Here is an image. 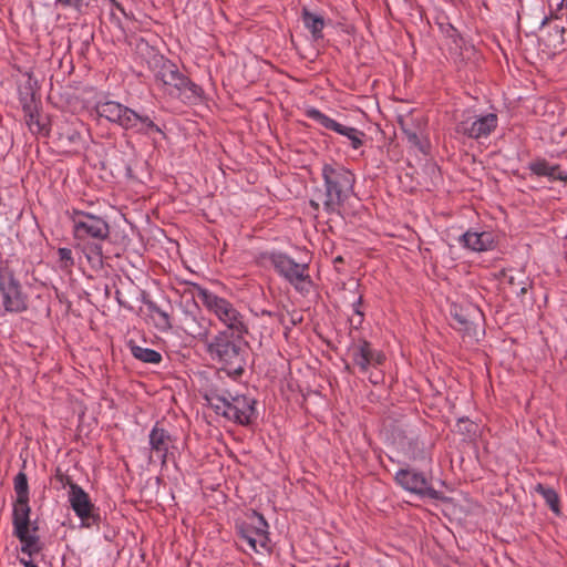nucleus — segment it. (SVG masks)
Returning a JSON list of instances; mask_svg holds the SVG:
<instances>
[{"mask_svg": "<svg viewBox=\"0 0 567 567\" xmlns=\"http://www.w3.org/2000/svg\"><path fill=\"white\" fill-rule=\"evenodd\" d=\"M463 247L473 251H487L495 247L494 235L491 231H466L458 238Z\"/></svg>", "mask_w": 567, "mask_h": 567, "instance_id": "nucleus-22", "label": "nucleus"}, {"mask_svg": "<svg viewBox=\"0 0 567 567\" xmlns=\"http://www.w3.org/2000/svg\"><path fill=\"white\" fill-rule=\"evenodd\" d=\"M13 536L21 543V553L32 557L42 551L44 545L38 535L37 522H31L30 514L12 516Z\"/></svg>", "mask_w": 567, "mask_h": 567, "instance_id": "nucleus-13", "label": "nucleus"}, {"mask_svg": "<svg viewBox=\"0 0 567 567\" xmlns=\"http://www.w3.org/2000/svg\"><path fill=\"white\" fill-rule=\"evenodd\" d=\"M19 563L21 565H23L24 567H39L35 564H33L31 560H28V559H24V558H20Z\"/></svg>", "mask_w": 567, "mask_h": 567, "instance_id": "nucleus-37", "label": "nucleus"}, {"mask_svg": "<svg viewBox=\"0 0 567 567\" xmlns=\"http://www.w3.org/2000/svg\"><path fill=\"white\" fill-rule=\"evenodd\" d=\"M406 140L412 146L419 148L421 152H426L429 143L424 136V127L417 131L409 132V134L406 135Z\"/></svg>", "mask_w": 567, "mask_h": 567, "instance_id": "nucleus-30", "label": "nucleus"}, {"mask_svg": "<svg viewBox=\"0 0 567 567\" xmlns=\"http://www.w3.org/2000/svg\"><path fill=\"white\" fill-rule=\"evenodd\" d=\"M452 317L454 320L461 326L462 329L468 328V320L465 316L461 315L456 308L451 311Z\"/></svg>", "mask_w": 567, "mask_h": 567, "instance_id": "nucleus-34", "label": "nucleus"}, {"mask_svg": "<svg viewBox=\"0 0 567 567\" xmlns=\"http://www.w3.org/2000/svg\"><path fill=\"white\" fill-rule=\"evenodd\" d=\"M498 117L495 113L485 115L463 114L456 123L455 132L472 140L488 137L497 127Z\"/></svg>", "mask_w": 567, "mask_h": 567, "instance_id": "nucleus-14", "label": "nucleus"}, {"mask_svg": "<svg viewBox=\"0 0 567 567\" xmlns=\"http://www.w3.org/2000/svg\"><path fill=\"white\" fill-rule=\"evenodd\" d=\"M65 485L69 486L68 501L75 515L81 519V526L89 528L92 525H97L101 516L89 494L70 477L65 478Z\"/></svg>", "mask_w": 567, "mask_h": 567, "instance_id": "nucleus-12", "label": "nucleus"}, {"mask_svg": "<svg viewBox=\"0 0 567 567\" xmlns=\"http://www.w3.org/2000/svg\"><path fill=\"white\" fill-rule=\"evenodd\" d=\"M58 140L60 141L62 146H71L75 145L81 140V134L79 131L69 123H61L58 125Z\"/></svg>", "mask_w": 567, "mask_h": 567, "instance_id": "nucleus-26", "label": "nucleus"}, {"mask_svg": "<svg viewBox=\"0 0 567 567\" xmlns=\"http://www.w3.org/2000/svg\"><path fill=\"white\" fill-rule=\"evenodd\" d=\"M204 399L216 414L240 425H248L256 419V401L249 396L233 395L226 390H209L205 392Z\"/></svg>", "mask_w": 567, "mask_h": 567, "instance_id": "nucleus-4", "label": "nucleus"}, {"mask_svg": "<svg viewBox=\"0 0 567 567\" xmlns=\"http://www.w3.org/2000/svg\"><path fill=\"white\" fill-rule=\"evenodd\" d=\"M322 178L326 188L323 209L341 216L344 204L353 195L354 174L342 165L324 164Z\"/></svg>", "mask_w": 567, "mask_h": 567, "instance_id": "nucleus-3", "label": "nucleus"}, {"mask_svg": "<svg viewBox=\"0 0 567 567\" xmlns=\"http://www.w3.org/2000/svg\"><path fill=\"white\" fill-rule=\"evenodd\" d=\"M564 6L567 7V0H561L559 8H563Z\"/></svg>", "mask_w": 567, "mask_h": 567, "instance_id": "nucleus-40", "label": "nucleus"}, {"mask_svg": "<svg viewBox=\"0 0 567 567\" xmlns=\"http://www.w3.org/2000/svg\"><path fill=\"white\" fill-rule=\"evenodd\" d=\"M350 323H351V326H353L355 329H358V328H359V326H358V317H357V318L352 317V318L350 319Z\"/></svg>", "mask_w": 567, "mask_h": 567, "instance_id": "nucleus-38", "label": "nucleus"}, {"mask_svg": "<svg viewBox=\"0 0 567 567\" xmlns=\"http://www.w3.org/2000/svg\"><path fill=\"white\" fill-rule=\"evenodd\" d=\"M152 73L155 81L166 87L171 94L177 92L178 96L188 102H195L202 96V87L179 72L177 65L166 58Z\"/></svg>", "mask_w": 567, "mask_h": 567, "instance_id": "nucleus-8", "label": "nucleus"}, {"mask_svg": "<svg viewBox=\"0 0 567 567\" xmlns=\"http://www.w3.org/2000/svg\"><path fill=\"white\" fill-rule=\"evenodd\" d=\"M362 298L360 297L357 302L353 303L354 315L358 317V326H361L363 321V312L360 310Z\"/></svg>", "mask_w": 567, "mask_h": 567, "instance_id": "nucleus-35", "label": "nucleus"}, {"mask_svg": "<svg viewBox=\"0 0 567 567\" xmlns=\"http://www.w3.org/2000/svg\"><path fill=\"white\" fill-rule=\"evenodd\" d=\"M456 426L460 433L465 434L467 436L475 434L477 427V425L474 422L470 421L468 419H460Z\"/></svg>", "mask_w": 567, "mask_h": 567, "instance_id": "nucleus-33", "label": "nucleus"}, {"mask_svg": "<svg viewBox=\"0 0 567 567\" xmlns=\"http://www.w3.org/2000/svg\"><path fill=\"white\" fill-rule=\"evenodd\" d=\"M0 308L4 312L19 313L28 308V296L23 292L13 260L0 261Z\"/></svg>", "mask_w": 567, "mask_h": 567, "instance_id": "nucleus-7", "label": "nucleus"}, {"mask_svg": "<svg viewBox=\"0 0 567 567\" xmlns=\"http://www.w3.org/2000/svg\"><path fill=\"white\" fill-rule=\"evenodd\" d=\"M540 30L544 32L542 41L551 52H563L567 49V27L557 16L545 17Z\"/></svg>", "mask_w": 567, "mask_h": 567, "instance_id": "nucleus-18", "label": "nucleus"}, {"mask_svg": "<svg viewBox=\"0 0 567 567\" xmlns=\"http://www.w3.org/2000/svg\"><path fill=\"white\" fill-rule=\"evenodd\" d=\"M150 317L153 320L155 327L163 332L169 331L173 328L169 315L159 308L155 302H146Z\"/></svg>", "mask_w": 567, "mask_h": 567, "instance_id": "nucleus-25", "label": "nucleus"}, {"mask_svg": "<svg viewBox=\"0 0 567 567\" xmlns=\"http://www.w3.org/2000/svg\"><path fill=\"white\" fill-rule=\"evenodd\" d=\"M535 491L543 496L546 504L549 506V508L555 513L559 514V497L556 491L551 487H547L543 484H537L535 487Z\"/></svg>", "mask_w": 567, "mask_h": 567, "instance_id": "nucleus-29", "label": "nucleus"}, {"mask_svg": "<svg viewBox=\"0 0 567 567\" xmlns=\"http://www.w3.org/2000/svg\"><path fill=\"white\" fill-rule=\"evenodd\" d=\"M349 354L352 359V363L359 368V370L365 373L370 367L382 365L385 361L383 352L375 350L372 344L364 340H353L349 346Z\"/></svg>", "mask_w": 567, "mask_h": 567, "instance_id": "nucleus-17", "label": "nucleus"}, {"mask_svg": "<svg viewBox=\"0 0 567 567\" xmlns=\"http://www.w3.org/2000/svg\"><path fill=\"white\" fill-rule=\"evenodd\" d=\"M193 296L197 297L206 309L226 327L225 330L248 333L244 316L227 299L217 296L197 284H193Z\"/></svg>", "mask_w": 567, "mask_h": 567, "instance_id": "nucleus-6", "label": "nucleus"}, {"mask_svg": "<svg viewBox=\"0 0 567 567\" xmlns=\"http://www.w3.org/2000/svg\"><path fill=\"white\" fill-rule=\"evenodd\" d=\"M212 326L213 321L204 316L202 309L194 300L185 301L182 305L178 316V328L187 336L205 342L209 338Z\"/></svg>", "mask_w": 567, "mask_h": 567, "instance_id": "nucleus-10", "label": "nucleus"}, {"mask_svg": "<svg viewBox=\"0 0 567 567\" xmlns=\"http://www.w3.org/2000/svg\"><path fill=\"white\" fill-rule=\"evenodd\" d=\"M96 112L101 117L116 123L126 131L142 135L162 133V130L148 115L138 114L134 110L115 101H106L96 105Z\"/></svg>", "mask_w": 567, "mask_h": 567, "instance_id": "nucleus-5", "label": "nucleus"}, {"mask_svg": "<svg viewBox=\"0 0 567 567\" xmlns=\"http://www.w3.org/2000/svg\"><path fill=\"white\" fill-rule=\"evenodd\" d=\"M525 292H526V288H525V287H523V288L520 289V293H522V295H524Z\"/></svg>", "mask_w": 567, "mask_h": 567, "instance_id": "nucleus-41", "label": "nucleus"}, {"mask_svg": "<svg viewBox=\"0 0 567 567\" xmlns=\"http://www.w3.org/2000/svg\"><path fill=\"white\" fill-rule=\"evenodd\" d=\"M529 169L537 176L548 177L550 181L567 183V171H561L558 164H550L546 159H536L529 164Z\"/></svg>", "mask_w": 567, "mask_h": 567, "instance_id": "nucleus-24", "label": "nucleus"}, {"mask_svg": "<svg viewBox=\"0 0 567 567\" xmlns=\"http://www.w3.org/2000/svg\"><path fill=\"white\" fill-rule=\"evenodd\" d=\"M306 116L321 126H323L327 130H331L344 137H347L350 142V145L353 150H359L363 143L365 134L364 132L355 128L342 125L334 121L333 118L329 117L328 115L323 114L321 111L315 107H309L306 110Z\"/></svg>", "mask_w": 567, "mask_h": 567, "instance_id": "nucleus-16", "label": "nucleus"}, {"mask_svg": "<svg viewBox=\"0 0 567 567\" xmlns=\"http://www.w3.org/2000/svg\"><path fill=\"white\" fill-rule=\"evenodd\" d=\"M302 21L305 27L310 31L313 39L318 40L322 38V30L324 27L323 18L317 16L308 10H303Z\"/></svg>", "mask_w": 567, "mask_h": 567, "instance_id": "nucleus-27", "label": "nucleus"}, {"mask_svg": "<svg viewBox=\"0 0 567 567\" xmlns=\"http://www.w3.org/2000/svg\"><path fill=\"white\" fill-rule=\"evenodd\" d=\"M148 442L151 447L150 460L155 456L162 464H165L168 452L175 443L169 432L159 426L157 422L150 432Z\"/></svg>", "mask_w": 567, "mask_h": 567, "instance_id": "nucleus-19", "label": "nucleus"}, {"mask_svg": "<svg viewBox=\"0 0 567 567\" xmlns=\"http://www.w3.org/2000/svg\"><path fill=\"white\" fill-rule=\"evenodd\" d=\"M131 352L135 359L145 363L157 364L162 361V354L153 349L131 346Z\"/></svg>", "mask_w": 567, "mask_h": 567, "instance_id": "nucleus-28", "label": "nucleus"}, {"mask_svg": "<svg viewBox=\"0 0 567 567\" xmlns=\"http://www.w3.org/2000/svg\"><path fill=\"white\" fill-rule=\"evenodd\" d=\"M395 482L405 491L431 499H441L442 493L431 486L430 480L421 472L401 468L396 472Z\"/></svg>", "mask_w": 567, "mask_h": 567, "instance_id": "nucleus-15", "label": "nucleus"}, {"mask_svg": "<svg viewBox=\"0 0 567 567\" xmlns=\"http://www.w3.org/2000/svg\"><path fill=\"white\" fill-rule=\"evenodd\" d=\"M517 19H518V20L520 19V12H519V10L517 11Z\"/></svg>", "mask_w": 567, "mask_h": 567, "instance_id": "nucleus-42", "label": "nucleus"}, {"mask_svg": "<svg viewBox=\"0 0 567 567\" xmlns=\"http://www.w3.org/2000/svg\"><path fill=\"white\" fill-rule=\"evenodd\" d=\"M267 259L276 271L297 290H305V286L311 282L307 264H298L291 257L282 252H270L267 255Z\"/></svg>", "mask_w": 567, "mask_h": 567, "instance_id": "nucleus-11", "label": "nucleus"}, {"mask_svg": "<svg viewBox=\"0 0 567 567\" xmlns=\"http://www.w3.org/2000/svg\"><path fill=\"white\" fill-rule=\"evenodd\" d=\"M75 248L86 258L94 269L104 265L103 241L110 237L109 223L96 215L73 209L70 216Z\"/></svg>", "mask_w": 567, "mask_h": 567, "instance_id": "nucleus-1", "label": "nucleus"}, {"mask_svg": "<svg viewBox=\"0 0 567 567\" xmlns=\"http://www.w3.org/2000/svg\"><path fill=\"white\" fill-rule=\"evenodd\" d=\"M246 333L221 330L205 341V351L228 375L240 377L245 371L248 344Z\"/></svg>", "mask_w": 567, "mask_h": 567, "instance_id": "nucleus-2", "label": "nucleus"}, {"mask_svg": "<svg viewBox=\"0 0 567 567\" xmlns=\"http://www.w3.org/2000/svg\"><path fill=\"white\" fill-rule=\"evenodd\" d=\"M302 321V316L298 312H293L290 316V322L292 326H296L297 323H300Z\"/></svg>", "mask_w": 567, "mask_h": 567, "instance_id": "nucleus-36", "label": "nucleus"}, {"mask_svg": "<svg viewBox=\"0 0 567 567\" xmlns=\"http://www.w3.org/2000/svg\"><path fill=\"white\" fill-rule=\"evenodd\" d=\"M22 94L23 93L20 92V101L24 112L25 124L28 125L29 130L32 134H40L44 136L48 135L49 128L47 127L45 123L41 122L40 116L37 113V106L33 101V93H31L30 96H28V92L24 96Z\"/></svg>", "mask_w": 567, "mask_h": 567, "instance_id": "nucleus-21", "label": "nucleus"}, {"mask_svg": "<svg viewBox=\"0 0 567 567\" xmlns=\"http://www.w3.org/2000/svg\"><path fill=\"white\" fill-rule=\"evenodd\" d=\"M135 55L136 60L141 64H145L151 72L165 59L163 54L143 39L137 40L135 43Z\"/></svg>", "mask_w": 567, "mask_h": 567, "instance_id": "nucleus-23", "label": "nucleus"}, {"mask_svg": "<svg viewBox=\"0 0 567 567\" xmlns=\"http://www.w3.org/2000/svg\"><path fill=\"white\" fill-rule=\"evenodd\" d=\"M310 205H311L315 209H318V207H319V204H318V203H316V202H313V200H311V202H310Z\"/></svg>", "mask_w": 567, "mask_h": 567, "instance_id": "nucleus-39", "label": "nucleus"}, {"mask_svg": "<svg viewBox=\"0 0 567 567\" xmlns=\"http://www.w3.org/2000/svg\"><path fill=\"white\" fill-rule=\"evenodd\" d=\"M268 528L265 517L256 511L246 514L244 518L236 522V532L239 539L256 553L258 548H268Z\"/></svg>", "mask_w": 567, "mask_h": 567, "instance_id": "nucleus-9", "label": "nucleus"}, {"mask_svg": "<svg viewBox=\"0 0 567 567\" xmlns=\"http://www.w3.org/2000/svg\"><path fill=\"white\" fill-rule=\"evenodd\" d=\"M400 126L406 136L409 132L417 131L422 127H424V123L422 120H417V123L414 124V120L412 117L401 118L400 120Z\"/></svg>", "mask_w": 567, "mask_h": 567, "instance_id": "nucleus-32", "label": "nucleus"}, {"mask_svg": "<svg viewBox=\"0 0 567 567\" xmlns=\"http://www.w3.org/2000/svg\"><path fill=\"white\" fill-rule=\"evenodd\" d=\"M13 485L17 498L13 503L12 516L31 514L29 484L25 473L19 472L14 476Z\"/></svg>", "mask_w": 567, "mask_h": 567, "instance_id": "nucleus-20", "label": "nucleus"}, {"mask_svg": "<svg viewBox=\"0 0 567 567\" xmlns=\"http://www.w3.org/2000/svg\"><path fill=\"white\" fill-rule=\"evenodd\" d=\"M58 262L62 270H70L74 266L72 250L66 247L58 249Z\"/></svg>", "mask_w": 567, "mask_h": 567, "instance_id": "nucleus-31", "label": "nucleus"}]
</instances>
